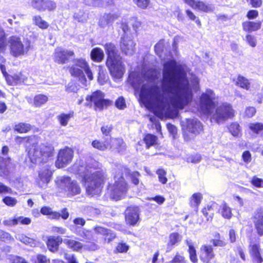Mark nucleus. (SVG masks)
I'll list each match as a JSON object with an SVG mask.
<instances>
[{
    "instance_id": "1",
    "label": "nucleus",
    "mask_w": 263,
    "mask_h": 263,
    "mask_svg": "<svg viewBox=\"0 0 263 263\" xmlns=\"http://www.w3.org/2000/svg\"><path fill=\"white\" fill-rule=\"evenodd\" d=\"M161 91L155 83L160 72L153 68L143 70L141 74L130 73L131 83L135 90L139 88L140 101L146 108L157 116L176 117L178 110L183 109L192 101L193 91L186 77L184 66L178 64L174 60L163 64Z\"/></svg>"
},
{
    "instance_id": "2",
    "label": "nucleus",
    "mask_w": 263,
    "mask_h": 263,
    "mask_svg": "<svg viewBox=\"0 0 263 263\" xmlns=\"http://www.w3.org/2000/svg\"><path fill=\"white\" fill-rule=\"evenodd\" d=\"M71 169L73 173L82 177L88 195L93 196L101 193L106 179V175L102 170H97L89 165H86L81 160H78Z\"/></svg>"
},
{
    "instance_id": "3",
    "label": "nucleus",
    "mask_w": 263,
    "mask_h": 263,
    "mask_svg": "<svg viewBox=\"0 0 263 263\" xmlns=\"http://www.w3.org/2000/svg\"><path fill=\"white\" fill-rule=\"evenodd\" d=\"M216 98L212 90L206 89L201 95L200 108L203 113L210 117L212 122L222 123L234 116V110L231 105L228 103H222L214 109Z\"/></svg>"
},
{
    "instance_id": "4",
    "label": "nucleus",
    "mask_w": 263,
    "mask_h": 263,
    "mask_svg": "<svg viewBox=\"0 0 263 263\" xmlns=\"http://www.w3.org/2000/svg\"><path fill=\"white\" fill-rule=\"evenodd\" d=\"M114 180L113 184L110 183L107 189V193L109 194L110 198L115 200L122 199L125 195L128 186L123 177L125 175H129L132 182L137 185L139 183V177L140 174L137 172H134L130 174L126 167L119 165L115 170Z\"/></svg>"
},
{
    "instance_id": "5",
    "label": "nucleus",
    "mask_w": 263,
    "mask_h": 263,
    "mask_svg": "<svg viewBox=\"0 0 263 263\" xmlns=\"http://www.w3.org/2000/svg\"><path fill=\"white\" fill-rule=\"evenodd\" d=\"M53 147L48 144H41L34 146L28 153L31 161L33 163L46 162L52 156Z\"/></svg>"
},
{
    "instance_id": "6",
    "label": "nucleus",
    "mask_w": 263,
    "mask_h": 263,
    "mask_svg": "<svg viewBox=\"0 0 263 263\" xmlns=\"http://www.w3.org/2000/svg\"><path fill=\"white\" fill-rule=\"evenodd\" d=\"M10 54L18 57L26 54L30 48V42L28 39L12 36L8 41Z\"/></svg>"
},
{
    "instance_id": "7",
    "label": "nucleus",
    "mask_w": 263,
    "mask_h": 263,
    "mask_svg": "<svg viewBox=\"0 0 263 263\" xmlns=\"http://www.w3.org/2000/svg\"><path fill=\"white\" fill-rule=\"evenodd\" d=\"M183 137L186 141H189L199 134L203 129L201 122L197 119H187L185 124H182Z\"/></svg>"
},
{
    "instance_id": "8",
    "label": "nucleus",
    "mask_w": 263,
    "mask_h": 263,
    "mask_svg": "<svg viewBox=\"0 0 263 263\" xmlns=\"http://www.w3.org/2000/svg\"><path fill=\"white\" fill-rule=\"evenodd\" d=\"M104 94L101 91H97L88 96L86 98V105L92 106L93 104L96 110H101L110 105V101L104 98Z\"/></svg>"
},
{
    "instance_id": "9",
    "label": "nucleus",
    "mask_w": 263,
    "mask_h": 263,
    "mask_svg": "<svg viewBox=\"0 0 263 263\" xmlns=\"http://www.w3.org/2000/svg\"><path fill=\"white\" fill-rule=\"evenodd\" d=\"M52 175V172L48 164L41 168L39 171L38 177L36 179L38 186L42 189H45L50 181Z\"/></svg>"
},
{
    "instance_id": "10",
    "label": "nucleus",
    "mask_w": 263,
    "mask_h": 263,
    "mask_svg": "<svg viewBox=\"0 0 263 263\" xmlns=\"http://www.w3.org/2000/svg\"><path fill=\"white\" fill-rule=\"evenodd\" d=\"M58 183L61 187H67L68 195L73 196L79 194L81 192V188L77 181L71 180L68 177H61L58 180Z\"/></svg>"
},
{
    "instance_id": "11",
    "label": "nucleus",
    "mask_w": 263,
    "mask_h": 263,
    "mask_svg": "<svg viewBox=\"0 0 263 263\" xmlns=\"http://www.w3.org/2000/svg\"><path fill=\"white\" fill-rule=\"evenodd\" d=\"M73 157V150L69 147H65L61 149L58 154V159L55 162V165L58 168L65 167L72 160Z\"/></svg>"
},
{
    "instance_id": "12",
    "label": "nucleus",
    "mask_w": 263,
    "mask_h": 263,
    "mask_svg": "<svg viewBox=\"0 0 263 263\" xmlns=\"http://www.w3.org/2000/svg\"><path fill=\"white\" fill-rule=\"evenodd\" d=\"M106 64L112 77L117 79L122 77L125 70L120 59L106 61Z\"/></svg>"
},
{
    "instance_id": "13",
    "label": "nucleus",
    "mask_w": 263,
    "mask_h": 263,
    "mask_svg": "<svg viewBox=\"0 0 263 263\" xmlns=\"http://www.w3.org/2000/svg\"><path fill=\"white\" fill-rule=\"evenodd\" d=\"M29 4L33 9L40 12L52 11L57 7L56 4L51 0H31Z\"/></svg>"
},
{
    "instance_id": "14",
    "label": "nucleus",
    "mask_w": 263,
    "mask_h": 263,
    "mask_svg": "<svg viewBox=\"0 0 263 263\" xmlns=\"http://www.w3.org/2000/svg\"><path fill=\"white\" fill-rule=\"evenodd\" d=\"M73 55L74 52L72 51L58 47L54 51V61L58 64H63L67 62L69 58Z\"/></svg>"
},
{
    "instance_id": "15",
    "label": "nucleus",
    "mask_w": 263,
    "mask_h": 263,
    "mask_svg": "<svg viewBox=\"0 0 263 263\" xmlns=\"http://www.w3.org/2000/svg\"><path fill=\"white\" fill-rule=\"evenodd\" d=\"M14 164L10 158L0 157V175L4 178L8 179L13 172Z\"/></svg>"
},
{
    "instance_id": "16",
    "label": "nucleus",
    "mask_w": 263,
    "mask_h": 263,
    "mask_svg": "<svg viewBox=\"0 0 263 263\" xmlns=\"http://www.w3.org/2000/svg\"><path fill=\"white\" fill-rule=\"evenodd\" d=\"M136 44L129 36L124 35L121 38L120 49L121 51L126 55H132L135 52Z\"/></svg>"
},
{
    "instance_id": "17",
    "label": "nucleus",
    "mask_w": 263,
    "mask_h": 263,
    "mask_svg": "<svg viewBox=\"0 0 263 263\" xmlns=\"http://www.w3.org/2000/svg\"><path fill=\"white\" fill-rule=\"evenodd\" d=\"M139 209L136 206L128 207L125 212V221L130 225H135L139 220Z\"/></svg>"
},
{
    "instance_id": "18",
    "label": "nucleus",
    "mask_w": 263,
    "mask_h": 263,
    "mask_svg": "<svg viewBox=\"0 0 263 263\" xmlns=\"http://www.w3.org/2000/svg\"><path fill=\"white\" fill-rule=\"evenodd\" d=\"M200 259L204 263H210L214 257L213 248L211 246L203 245L200 249Z\"/></svg>"
},
{
    "instance_id": "19",
    "label": "nucleus",
    "mask_w": 263,
    "mask_h": 263,
    "mask_svg": "<svg viewBox=\"0 0 263 263\" xmlns=\"http://www.w3.org/2000/svg\"><path fill=\"white\" fill-rule=\"evenodd\" d=\"M257 234L263 235V209L257 210L254 215L253 220Z\"/></svg>"
},
{
    "instance_id": "20",
    "label": "nucleus",
    "mask_w": 263,
    "mask_h": 263,
    "mask_svg": "<svg viewBox=\"0 0 263 263\" xmlns=\"http://www.w3.org/2000/svg\"><path fill=\"white\" fill-rule=\"evenodd\" d=\"M62 241L63 240L61 237L51 236L48 238L46 245L50 251L55 253L58 250L59 247Z\"/></svg>"
},
{
    "instance_id": "21",
    "label": "nucleus",
    "mask_w": 263,
    "mask_h": 263,
    "mask_svg": "<svg viewBox=\"0 0 263 263\" xmlns=\"http://www.w3.org/2000/svg\"><path fill=\"white\" fill-rule=\"evenodd\" d=\"M104 47L107 55L106 61H111L120 59L118 55V50L114 44L111 43H106L104 45Z\"/></svg>"
},
{
    "instance_id": "22",
    "label": "nucleus",
    "mask_w": 263,
    "mask_h": 263,
    "mask_svg": "<svg viewBox=\"0 0 263 263\" xmlns=\"http://www.w3.org/2000/svg\"><path fill=\"white\" fill-rule=\"evenodd\" d=\"M76 66L83 69L90 81L93 79V74L89 65L84 59H80L76 61Z\"/></svg>"
},
{
    "instance_id": "23",
    "label": "nucleus",
    "mask_w": 263,
    "mask_h": 263,
    "mask_svg": "<svg viewBox=\"0 0 263 263\" xmlns=\"http://www.w3.org/2000/svg\"><path fill=\"white\" fill-rule=\"evenodd\" d=\"M109 147L112 149H117L120 152L125 148V144L121 139L111 138L109 142Z\"/></svg>"
},
{
    "instance_id": "24",
    "label": "nucleus",
    "mask_w": 263,
    "mask_h": 263,
    "mask_svg": "<svg viewBox=\"0 0 263 263\" xmlns=\"http://www.w3.org/2000/svg\"><path fill=\"white\" fill-rule=\"evenodd\" d=\"M236 85L246 90H251L252 84L251 81L242 76L237 77L236 80Z\"/></svg>"
},
{
    "instance_id": "25",
    "label": "nucleus",
    "mask_w": 263,
    "mask_h": 263,
    "mask_svg": "<svg viewBox=\"0 0 263 263\" xmlns=\"http://www.w3.org/2000/svg\"><path fill=\"white\" fill-rule=\"evenodd\" d=\"M194 9L209 13L214 11V7L209 4H206L202 1H197Z\"/></svg>"
},
{
    "instance_id": "26",
    "label": "nucleus",
    "mask_w": 263,
    "mask_h": 263,
    "mask_svg": "<svg viewBox=\"0 0 263 263\" xmlns=\"http://www.w3.org/2000/svg\"><path fill=\"white\" fill-rule=\"evenodd\" d=\"M104 57V52L100 48H93L90 52L91 59L96 62H101Z\"/></svg>"
},
{
    "instance_id": "27",
    "label": "nucleus",
    "mask_w": 263,
    "mask_h": 263,
    "mask_svg": "<svg viewBox=\"0 0 263 263\" xmlns=\"http://www.w3.org/2000/svg\"><path fill=\"white\" fill-rule=\"evenodd\" d=\"M16 239L21 241L25 245H29L31 247H35L37 245L38 242L32 238L28 237L23 234H17L15 235Z\"/></svg>"
},
{
    "instance_id": "28",
    "label": "nucleus",
    "mask_w": 263,
    "mask_h": 263,
    "mask_svg": "<svg viewBox=\"0 0 263 263\" xmlns=\"http://www.w3.org/2000/svg\"><path fill=\"white\" fill-rule=\"evenodd\" d=\"M73 116V112L70 111L68 114L61 113L57 117V118L61 126H66Z\"/></svg>"
},
{
    "instance_id": "29",
    "label": "nucleus",
    "mask_w": 263,
    "mask_h": 263,
    "mask_svg": "<svg viewBox=\"0 0 263 263\" xmlns=\"http://www.w3.org/2000/svg\"><path fill=\"white\" fill-rule=\"evenodd\" d=\"M250 253L258 263H261L262 261V258L260 256L259 247L257 245L252 243L250 245Z\"/></svg>"
},
{
    "instance_id": "30",
    "label": "nucleus",
    "mask_w": 263,
    "mask_h": 263,
    "mask_svg": "<svg viewBox=\"0 0 263 263\" xmlns=\"http://www.w3.org/2000/svg\"><path fill=\"white\" fill-rule=\"evenodd\" d=\"M63 242L66 245H67L69 248L76 251H79L83 247V245L82 243L72 239L65 238L63 240Z\"/></svg>"
},
{
    "instance_id": "31",
    "label": "nucleus",
    "mask_w": 263,
    "mask_h": 263,
    "mask_svg": "<svg viewBox=\"0 0 263 263\" xmlns=\"http://www.w3.org/2000/svg\"><path fill=\"white\" fill-rule=\"evenodd\" d=\"M118 15L115 14H105L100 19L99 22L100 25L104 27L106 25L111 23L115 20L117 18Z\"/></svg>"
},
{
    "instance_id": "32",
    "label": "nucleus",
    "mask_w": 263,
    "mask_h": 263,
    "mask_svg": "<svg viewBox=\"0 0 263 263\" xmlns=\"http://www.w3.org/2000/svg\"><path fill=\"white\" fill-rule=\"evenodd\" d=\"M242 26L246 31L252 32L260 29L261 23L260 22H246L243 23Z\"/></svg>"
},
{
    "instance_id": "33",
    "label": "nucleus",
    "mask_w": 263,
    "mask_h": 263,
    "mask_svg": "<svg viewBox=\"0 0 263 263\" xmlns=\"http://www.w3.org/2000/svg\"><path fill=\"white\" fill-rule=\"evenodd\" d=\"M70 72L71 75L79 78L81 80V82L85 84L86 82V79L84 75L83 71L80 68H78L76 65L72 66L70 69Z\"/></svg>"
},
{
    "instance_id": "34",
    "label": "nucleus",
    "mask_w": 263,
    "mask_h": 263,
    "mask_svg": "<svg viewBox=\"0 0 263 263\" xmlns=\"http://www.w3.org/2000/svg\"><path fill=\"white\" fill-rule=\"evenodd\" d=\"M32 21L35 25L41 29H45L49 26L48 23L46 21L43 20L40 15H36L33 16L32 17Z\"/></svg>"
},
{
    "instance_id": "35",
    "label": "nucleus",
    "mask_w": 263,
    "mask_h": 263,
    "mask_svg": "<svg viewBox=\"0 0 263 263\" xmlns=\"http://www.w3.org/2000/svg\"><path fill=\"white\" fill-rule=\"evenodd\" d=\"M219 212L224 218L230 219L232 217L231 209L226 203L222 204L220 205Z\"/></svg>"
},
{
    "instance_id": "36",
    "label": "nucleus",
    "mask_w": 263,
    "mask_h": 263,
    "mask_svg": "<svg viewBox=\"0 0 263 263\" xmlns=\"http://www.w3.org/2000/svg\"><path fill=\"white\" fill-rule=\"evenodd\" d=\"M202 196L201 194L199 193H196L194 194L191 197L190 204L191 206L193 208H197L200 204Z\"/></svg>"
},
{
    "instance_id": "37",
    "label": "nucleus",
    "mask_w": 263,
    "mask_h": 263,
    "mask_svg": "<svg viewBox=\"0 0 263 263\" xmlns=\"http://www.w3.org/2000/svg\"><path fill=\"white\" fill-rule=\"evenodd\" d=\"M92 146L99 150L105 151L109 148V142L107 140L104 142L100 141L99 140H95L92 142Z\"/></svg>"
},
{
    "instance_id": "38",
    "label": "nucleus",
    "mask_w": 263,
    "mask_h": 263,
    "mask_svg": "<svg viewBox=\"0 0 263 263\" xmlns=\"http://www.w3.org/2000/svg\"><path fill=\"white\" fill-rule=\"evenodd\" d=\"M14 129L19 133H26L31 129V125L26 123H20L15 125Z\"/></svg>"
},
{
    "instance_id": "39",
    "label": "nucleus",
    "mask_w": 263,
    "mask_h": 263,
    "mask_svg": "<svg viewBox=\"0 0 263 263\" xmlns=\"http://www.w3.org/2000/svg\"><path fill=\"white\" fill-rule=\"evenodd\" d=\"M48 100L47 96L42 94L37 95L34 98V104L36 107H40L46 103Z\"/></svg>"
},
{
    "instance_id": "40",
    "label": "nucleus",
    "mask_w": 263,
    "mask_h": 263,
    "mask_svg": "<svg viewBox=\"0 0 263 263\" xmlns=\"http://www.w3.org/2000/svg\"><path fill=\"white\" fill-rule=\"evenodd\" d=\"M2 201L5 205L10 207L15 206L18 202L16 198L9 196H4Z\"/></svg>"
},
{
    "instance_id": "41",
    "label": "nucleus",
    "mask_w": 263,
    "mask_h": 263,
    "mask_svg": "<svg viewBox=\"0 0 263 263\" xmlns=\"http://www.w3.org/2000/svg\"><path fill=\"white\" fill-rule=\"evenodd\" d=\"M187 244L189 246V253L190 255V258L191 261L193 263L197 262L198 259L196 255V251L194 247L191 244V242L187 241Z\"/></svg>"
},
{
    "instance_id": "42",
    "label": "nucleus",
    "mask_w": 263,
    "mask_h": 263,
    "mask_svg": "<svg viewBox=\"0 0 263 263\" xmlns=\"http://www.w3.org/2000/svg\"><path fill=\"white\" fill-rule=\"evenodd\" d=\"M248 126L249 129L255 134H259L263 130V124L261 123H251L249 124Z\"/></svg>"
},
{
    "instance_id": "43",
    "label": "nucleus",
    "mask_w": 263,
    "mask_h": 263,
    "mask_svg": "<svg viewBox=\"0 0 263 263\" xmlns=\"http://www.w3.org/2000/svg\"><path fill=\"white\" fill-rule=\"evenodd\" d=\"M157 140V137L152 134L146 135L144 139V141L148 148L156 144Z\"/></svg>"
},
{
    "instance_id": "44",
    "label": "nucleus",
    "mask_w": 263,
    "mask_h": 263,
    "mask_svg": "<svg viewBox=\"0 0 263 263\" xmlns=\"http://www.w3.org/2000/svg\"><path fill=\"white\" fill-rule=\"evenodd\" d=\"M181 240V236L177 233H172L170 235V241L168 243V246H174L177 244Z\"/></svg>"
},
{
    "instance_id": "45",
    "label": "nucleus",
    "mask_w": 263,
    "mask_h": 263,
    "mask_svg": "<svg viewBox=\"0 0 263 263\" xmlns=\"http://www.w3.org/2000/svg\"><path fill=\"white\" fill-rule=\"evenodd\" d=\"M229 129L231 134L235 137L239 136L240 134V128L239 125L237 123H232L229 127Z\"/></svg>"
},
{
    "instance_id": "46",
    "label": "nucleus",
    "mask_w": 263,
    "mask_h": 263,
    "mask_svg": "<svg viewBox=\"0 0 263 263\" xmlns=\"http://www.w3.org/2000/svg\"><path fill=\"white\" fill-rule=\"evenodd\" d=\"M156 174L158 175L159 181L162 184H165L167 181V179L166 177V172L165 170L162 168H159L156 171Z\"/></svg>"
},
{
    "instance_id": "47",
    "label": "nucleus",
    "mask_w": 263,
    "mask_h": 263,
    "mask_svg": "<svg viewBox=\"0 0 263 263\" xmlns=\"http://www.w3.org/2000/svg\"><path fill=\"white\" fill-rule=\"evenodd\" d=\"M213 205H208L206 207L202 209V213L206 217L207 220H210L212 219V216L213 215Z\"/></svg>"
},
{
    "instance_id": "48",
    "label": "nucleus",
    "mask_w": 263,
    "mask_h": 263,
    "mask_svg": "<svg viewBox=\"0 0 263 263\" xmlns=\"http://www.w3.org/2000/svg\"><path fill=\"white\" fill-rule=\"evenodd\" d=\"M0 240L3 241L9 242L13 241L14 239L10 234L0 230Z\"/></svg>"
},
{
    "instance_id": "49",
    "label": "nucleus",
    "mask_w": 263,
    "mask_h": 263,
    "mask_svg": "<svg viewBox=\"0 0 263 263\" xmlns=\"http://www.w3.org/2000/svg\"><path fill=\"white\" fill-rule=\"evenodd\" d=\"M8 259L12 263H29L24 258L15 255H9Z\"/></svg>"
},
{
    "instance_id": "50",
    "label": "nucleus",
    "mask_w": 263,
    "mask_h": 263,
    "mask_svg": "<svg viewBox=\"0 0 263 263\" xmlns=\"http://www.w3.org/2000/svg\"><path fill=\"white\" fill-rule=\"evenodd\" d=\"M251 184L256 187H263V179L253 176L251 180Z\"/></svg>"
},
{
    "instance_id": "51",
    "label": "nucleus",
    "mask_w": 263,
    "mask_h": 263,
    "mask_svg": "<svg viewBox=\"0 0 263 263\" xmlns=\"http://www.w3.org/2000/svg\"><path fill=\"white\" fill-rule=\"evenodd\" d=\"M12 76L13 78V80L14 81V84L24 82L26 80V77L21 73L18 74H14Z\"/></svg>"
},
{
    "instance_id": "52",
    "label": "nucleus",
    "mask_w": 263,
    "mask_h": 263,
    "mask_svg": "<svg viewBox=\"0 0 263 263\" xmlns=\"http://www.w3.org/2000/svg\"><path fill=\"white\" fill-rule=\"evenodd\" d=\"M13 194V190L9 186L0 182V194Z\"/></svg>"
},
{
    "instance_id": "53",
    "label": "nucleus",
    "mask_w": 263,
    "mask_h": 263,
    "mask_svg": "<svg viewBox=\"0 0 263 263\" xmlns=\"http://www.w3.org/2000/svg\"><path fill=\"white\" fill-rule=\"evenodd\" d=\"M3 223L7 226H14L19 223L18 217L5 220Z\"/></svg>"
},
{
    "instance_id": "54",
    "label": "nucleus",
    "mask_w": 263,
    "mask_h": 263,
    "mask_svg": "<svg viewBox=\"0 0 263 263\" xmlns=\"http://www.w3.org/2000/svg\"><path fill=\"white\" fill-rule=\"evenodd\" d=\"M201 157L199 154H196L195 155H192L186 158V161L187 162H191L193 163H197L200 161Z\"/></svg>"
},
{
    "instance_id": "55",
    "label": "nucleus",
    "mask_w": 263,
    "mask_h": 263,
    "mask_svg": "<svg viewBox=\"0 0 263 263\" xmlns=\"http://www.w3.org/2000/svg\"><path fill=\"white\" fill-rule=\"evenodd\" d=\"M134 3L142 9L146 8L149 3V0H133Z\"/></svg>"
},
{
    "instance_id": "56",
    "label": "nucleus",
    "mask_w": 263,
    "mask_h": 263,
    "mask_svg": "<svg viewBox=\"0 0 263 263\" xmlns=\"http://www.w3.org/2000/svg\"><path fill=\"white\" fill-rule=\"evenodd\" d=\"M246 41L252 47H254L256 45L257 40L255 36L251 35H247L246 37Z\"/></svg>"
},
{
    "instance_id": "57",
    "label": "nucleus",
    "mask_w": 263,
    "mask_h": 263,
    "mask_svg": "<svg viewBox=\"0 0 263 263\" xmlns=\"http://www.w3.org/2000/svg\"><path fill=\"white\" fill-rule=\"evenodd\" d=\"M168 263H185V260L183 256L177 253L174 258Z\"/></svg>"
},
{
    "instance_id": "58",
    "label": "nucleus",
    "mask_w": 263,
    "mask_h": 263,
    "mask_svg": "<svg viewBox=\"0 0 263 263\" xmlns=\"http://www.w3.org/2000/svg\"><path fill=\"white\" fill-rule=\"evenodd\" d=\"M66 232V229L63 227H52L51 229V232L60 234H64Z\"/></svg>"
},
{
    "instance_id": "59",
    "label": "nucleus",
    "mask_w": 263,
    "mask_h": 263,
    "mask_svg": "<svg viewBox=\"0 0 263 263\" xmlns=\"http://www.w3.org/2000/svg\"><path fill=\"white\" fill-rule=\"evenodd\" d=\"M95 231L96 233L100 234L101 235H108L109 234H110V231L106 229L101 227H97L95 228Z\"/></svg>"
},
{
    "instance_id": "60",
    "label": "nucleus",
    "mask_w": 263,
    "mask_h": 263,
    "mask_svg": "<svg viewBox=\"0 0 263 263\" xmlns=\"http://www.w3.org/2000/svg\"><path fill=\"white\" fill-rule=\"evenodd\" d=\"M256 113V109L254 107H248L246 109L245 115L247 117H252Z\"/></svg>"
},
{
    "instance_id": "61",
    "label": "nucleus",
    "mask_w": 263,
    "mask_h": 263,
    "mask_svg": "<svg viewBox=\"0 0 263 263\" xmlns=\"http://www.w3.org/2000/svg\"><path fill=\"white\" fill-rule=\"evenodd\" d=\"M116 106L120 109H124L125 107L126 104L123 97H120L116 101Z\"/></svg>"
},
{
    "instance_id": "62",
    "label": "nucleus",
    "mask_w": 263,
    "mask_h": 263,
    "mask_svg": "<svg viewBox=\"0 0 263 263\" xmlns=\"http://www.w3.org/2000/svg\"><path fill=\"white\" fill-rule=\"evenodd\" d=\"M86 3L88 5L95 7H99L103 5L102 0H86Z\"/></svg>"
},
{
    "instance_id": "63",
    "label": "nucleus",
    "mask_w": 263,
    "mask_h": 263,
    "mask_svg": "<svg viewBox=\"0 0 263 263\" xmlns=\"http://www.w3.org/2000/svg\"><path fill=\"white\" fill-rule=\"evenodd\" d=\"M243 161L247 163H249L251 161V154L249 151H245L242 155Z\"/></svg>"
},
{
    "instance_id": "64",
    "label": "nucleus",
    "mask_w": 263,
    "mask_h": 263,
    "mask_svg": "<svg viewBox=\"0 0 263 263\" xmlns=\"http://www.w3.org/2000/svg\"><path fill=\"white\" fill-rule=\"evenodd\" d=\"M65 258L67 260L68 263H78L76 257L72 254H65Z\"/></svg>"
}]
</instances>
